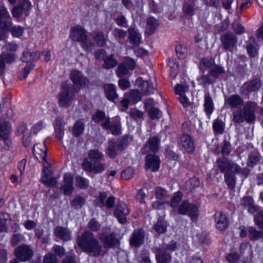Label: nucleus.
Here are the masks:
<instances>
[{
	"label": "nucleus",
	"mask_w": 263,
	"mask_h": 263,
	"mask_svg": "<svg viewBox=\"0 0 263 263\" xmlns=\"http://www.w3.org/2000/svg\"><path fill=\"white\" fill-rule=\"evenodd\" d=\"M80 42L81 43V46L85 50L91 52L93 49L94 45L90 40L87 39V36Z\"/></svg>",
	"instance_id": "55"
},
{
	"label": "nucleus",
	"mask_w": 263,
	"mask_h": 263,
	"mask_svg": "<svg viewBox=\"0 0 263 263\" xmlns=\"http://www.w3.org/2000/svg\"><path fill=\"white\" fill-rule=\"evenodd\" d=\"M55 236L63 241H68L71 239V232L67 228L61 226H57L53 232Z\"/></svg>",
	"instance_id": "21"
},
{
	"label": "nucleus",
	"mask_w": 263,
	"mask_h": 263,
	"mask_svg": "<svg viewBox=\"0 0 263 263\" xmlns=\"http://www.w3.org/2000/svg\"><path fill=\"white\" fill-rule=\"evenodd\" d=\"M11 131V127L9 123L4 121L2 118H0V139L5 144L4 148L8 150L12 145L11 140L9 139V135Z\"/></svg>",
	"instance_id": "6"
},
{
	"label": "nucleus",
	"mask_w": 263,
	"mask_h": 263,
	"mask_svg": "<svg viewBox=\"0 0 263 263\" xmlns=\"http://www.w3.org/2000/svg\"><path fill=\"white\" fill-rule=\"evenodd\" d=\"M248 236L251 240H256L259 238L263 239V231H257L254 227H250L247 228Z\"/></svg>",
	"instance_id": "39"
},
{
	"label": "nucleus",
	"mask_w": 263,
	"mask_h": 263,
	"mask_svg": "<svg viewBox=\"0 0 263 263\" xmlns=\"http://www.w3.org/2000/svg\"><path fill=\"white\" fill-rule=\"evenodd\" d=\"M18 133L23 135L22 142L23 145L27 147L31 143V138L29 130H28L27 125L25 123H22L17 129Z\"/></svg>",
	"instance_id": "25"
},
{
	"label": "nucleus",
	"mask_w": 263,
	"mask_h": 263,
	"mask_svg": "<svg viewBox=\"0 0 263 263\" xmlns=\"http://www.w3.org/2000/svg\"><path fill=\"white\" fill-rule=\"evenodd\" d=\"M64 119L63 117H58L56 118L54 125L55 136L59 140H61L64 135Z\"/></svg>",
	"instance_id": "30"
},
{
	"label": "nucleus",
	"mask_w": 263,
	"mask_h": 263,
	"mask_svg": "<svg viewBox=\"0 0 263 263\" xmlns=\"http://www.w3.org/2000/svg\"><path fill=\"white\" fill-rule=\"evenodd\" d=\"M180 141L182 147L187 153H191L194 151L195 148L194 145L189 135H183L181 137Z\"/></svg>",
	"instance_id": "32"
},
{
	"label": "nucleus",
	"mask_w": 263,
	"mask_h": 263,
	"mask_svg": "<svg viewBox=\"0 0 263 263\" xmlns=\"http://www.w3.org/2000/svg\"><path fill=\"white\" fill-rule=\"evenodd\" d=\"M159 142L160 139L156 137L149 138L148 142L145 143L142 148V153L146 154L150 152L155 153L158 150Z\"/></svg>",
	"instance_id": "14"
},
{
	"label": "nucleus",
	"mask_w": 263,
	"mask_h": 263,
	"mask_svg": "<svg viewBox=\"0 0 263 263\" xmlns=\"http://www.w3.org/2000/svg\"><path fill=\"white\" fill-rule=\"evenodd\" d=\"M88 229L92 232H97L101 228L100 223L95 218H92L88 223Z\"/></svg>",
	"instance_id": "56"
},
{
	"label": "nucleus",
	"mask_w": 263,
	"mask_h": 263,
	"mask_svg": "<svg viewBox=\"0 0 263 263\" xmlns=\"http://www.w3.org/2000/svg\"><path fill=\"white\" fill-rule=\"evenodd\" d=\"M213 127L215 133L221 134L224 131V123L221 120L217 119L213 122Z\"/></svg>",
	"instance_id": "50"
},
{
	"label": "nucleus",
	"mask_w": 263,
	"mask_h": 263,
	"mask_svg": "<svg viewBox=\"0 0 263 263\" xmlns=\"http://www.w3.org/2000/svg\"><path fill=\"white\" fill-rule=\"evenodd\" d=\"M176 52L177 56L180 59H184L187 54V50L186 47L183 45H179L176 47Z\"/></svg>",
	"instance_id": "58"
},
{
	"label": "nucleus",
	"mask_w": 263,
	"mask_h": 263,
	"mask_svg": "<svg viewBox=\"0 0 263 263\" xmlns=\"http://www.w3.org/2000/svg\"><path fill=\"white\" fill-rule=\"evenodd\" d=\"M167 223L162 218H159L154 226V230L158 234L164 233L166 231Z\"/></svg>",
	"instance_id": "44"
},
{
	"label": "nucleus",
	"mask_w": 263,
	"mask_h": 263,
	"mask_svg": "<svg viewBox=\"0 0 263 263\" xmlns=\"http://www.w3.org/2000/svg\"><path fill=\"white\" fill-rule=\"evenodd\" d=\"M260 159V154L257 151H254L249 155L247 165L249 167H253L259 162Z\"/></svg>",
	"instance_id": "42"
},
{
	"label": "nucleus",
	"mask_w": 263,
	"mask_h": 263,
	"mask_svg": "<svg viewBox=\"0 0 263 263\" xmlns=\"http://www.w3.org/2000/svg\"><path fill=\"white\" fill-rule=\"evenodd\" d=\"M16 55L13 53H9L5 52H2L0 55V76L4 73L6 67L5 63H11L13 62L16 59Z\"/></svg>",
	"instance_id": "20"
},
{
	"label": "nucleus",
	"mask_w": 263,
	"mask_h": 263,
	"mask_svg": "<svg viewBox=\"0 0 263 263\" xmlns=\"http://www.w3.org/2000/svg\"><path fill=\"white\" fill-rule=\"evenodd\" d=\"M85 202V200L84 198L78 196L71 201V204L75 209H80L83 206Z\"/></svg>",
	"instance_id": "57"
},
{
	"label": "nucleus",
	"mask_w": 263,
	"mask_h": 263,
	"mask_svg": "<svg viewBox=\"0 0 263 263\" xmlns=\"http://www.w3.org/2000/svg\"><path fill=\"white\" fill-rule=\"evenodd\" d=\"M94 40L98 45L104 46L106 44V40L104 34L101 32H97L94 34Z\"/></svg>",
	"instance_id": "53"
},
{
	"label": "nucleus",
	"mask_w": 263,
	"mask_h": 263,
	"mask_svg": "<svg viewBox=\"0 0 263 263\" xmlns=\"http://www.w3.org/2000/svg\"><path fill=\"white\" fill-rule=\"evenodd\" d=\"M104 90L106 97L110 101H114L117 98L115 86L112 84H106L104 86Z\"/></svg>",
	"instance_id": "36"
},
{
	"label": "nucleus",
	"mask_w": 263,
	"mask_h": 263,
	"mask_svg": "<svg viewBox=\"0 0 263 263\" xmlns=\"http://www.w3.org/2000/svg\"><path fill=\"white\" fill-rule=\"evenodd\" d=\"M77 242L78 246L85 252L91 254L95 257L103 256L105 251L103 246L95 235L89 231H85L82 235L78 236Z\"/></svg>",
	"instance_id": "1"
},
{
	"label": "nucleus",
	"mask_w": 263,
	"mask_h": 263,
	"mask_svg": "<svg viewBox=\"0 0 263 263\" xmlns=\"http://www.w3.org/2000/svg\"><path fill=\"white\" fill-rule=\"evenodd\" d=\"M86 36V31L81 26H76L71 29L70 37L74 41L80 42Z\"/></svg>",
	"instance_id": "23"
},
{
	"label": "nucleus",
	"mask_w": 263,
	"mask_h": 263,
	"mask_svg": "<svg viewBox=\"0 0 263 263\" xmlns=\"http://www.w3.org/2000/svg\"><path fill=\"white\" fill-rule=\"evenodd\" d=\"M159 157L155 155L148 154L145 158L146 168L151 169L153 172L157 171L160 166Z\"/></svg>",
	"instance_id": "18"
},
{
	"label": "nucleus",
	"mask_w": 263,
	"mask_h": 263,
	"mask_svg": "<svg viewBox=\"0 0 263 263\" xmlns=\"http://www.w3.org/2000/svg\"><path fill=\"white\" fill-rule=\"evenodd\" d=\"M118 146L116 141L113 140H110L108 141V145L106 148V153L110 158H115L118 154Z\"/></svg>",
	"instance_id": "35"
},
{
	"label": "nucleus",
	"mask_w": 263,
	"mask_h": 263,
	"mask_svg": "<svg viewBox=\"0 0 263 263\" xmlns=\"http://www.w3.org/2000/svg\"><path fill=\"white\" fill-rule=\"evenodd\" d=\"M108 128H104L106 130H110L114 135H119L121 133L120 120L119 117L115 118L111 122L108 123Z\"/></svg>",
	"instance_id": "31"
},
{
	"label": "nucleus",
	"mask_w": 263,
	"mask_h": 263,
	"mask_svg": "<svg viewBox=\"0 0 263 263\" xmlns=\"http://www.w3.org/2000/svg\"><path fill=\"white\" fill-rule=\"evenodd\" d=\"M130 141L131 138L129 136H123L118 145L119 150L122 151L124 149L128 146Z\"/></svg>",
	"instance_id": "61"
},
{
	"label": "nucleus",
	"mask_w": 263,
	"mask_h": 263,
	"mask_svg": "<svg viewBox=\"0 0 263 263\" xmlns=\"http://www.w3.org/2000/svg\"><path fill=\"white\" fill-rule=\"evenodd\" d=\"M41 54L39 52H30L29 51L24 52L21 60L24 62H29L35 61L40 58Z\"/></svg>",
	"instance_id": "40"
},
{
	"label": "nucleus",
	"mask_w": 263,
	"mask_h": 263,
	"mask_svg": "<svg viewBox=\"0 0 263 263\" xmlns=\"http://www.w3.org/2000/svg\"><path fill=\"white\" fill-rule=\"evenodd\" d=\"M178 213L182 215H187L192 219H196L198 216V208L187 200H184L178 209Z\"/></svg>",
	"instance_id": "5"
},
{
	"label": "nucleus",
	"mask_w": 263,
	"mask_h": 263,
	"mask_svg": "<svg viewBox=\"0 0 263 263\" xmlns=\"http://www.w3.org/2000/svg\"><path fill=\"white\" fill-rule=\"evenodd\" d=\"M129 97L131 100L136 103L141 99V93L137 90H132L129 92Z\"/></svg>",
	"instance_id": "64"
},
{
	"label": "nucleus",
	"mask_w": 263,
	"mask_h": 263,
	"mask_svg": "<svg viewBox=\"0 0 263 263\" xmlns=\"http://www.w3.org/2000/svg\"><path fill=\"white\" fill-rule=\"evenodd\" d=\"M194 7L195 4L193 2H187L183 5V10L185 14L192 15L194 14L195 10Z\"/></svg>",
	"instance_id": "51"
},
{
	"label": "nucleus",
	"mask_w": 263,
	"mask_h": 263,
	"mask_svg": "<svg viewBox=\"0 0 263 263\" xmlns=\"http://www.w3.org/2000/svg\"><path fill=\"white\" fill-rule=\"evenodd\" d=\"M70 78L74 84V90L77 91L85 87L88 82L87 78L80 71L76 70L71 71Z\"/></svg>",
	"instance_id": "8"
},
{
	"label": "nucleus",
	"mask_w": 263,
	"mask_h": 263,
	"mask_svg": "<svg viewBox=\"0 0 263 263\" xmlns=\"http://www.w3.org/2000/svg\"><path fill=\"white\" fill-rule=\"evenodd\" d=\"M135 170L132 167H129L123 171L121 174V177L124 179H129L133 177Z\"/></svg>",
	"instance_id": "59"
},
{
	"label": "nucleus",
	"mask_w": 263,
	"mask_h": 263,
	"mask_svg": "<svg viewBox=\"0 0 263 263\" xmlns=\"http://www.w3.org/2000/svg\"><path fill=\"white\" fill-rule=\"evenodd\" d=\"M63 184L61 189L65 195H70L74 190L73 177L71 174L66 173L63 178Z\"/></svg>",
	"instance_id": "17"
},
{
	"label": "nucleus",
	"mask_w": 263,
	"mask_h": 263,
	"mask_svg": "<svg viewBox=\"0 0 263 263\" xmlns=\"http://www.w3.org/2000/svg\"><path fill=\"white\" fill-rule=\"evenodd\" d=\"M233 121L236 123H241L245 120L243 112L237 110L233 112Z\"/></svg>",
	"instance_id": "49"
},
{
	"label": "nucleus",
	"mask_w": 263,
	"mask_h": 263,
	"mask_svg": "<svg viewBox=\"0 0 263 263\" xmlns=\"http://www.w3.org/2000/svg\"><path fill=\"white\" fill-rule=\"evenodd\" d=\"M147 112L149 117L152 120L159 119L162 116L161 111L157 108L152 107Z\"/></svg>",
	"instance_id": "52"
},
{
	"label": "nucleus",
	"mask_w": 263,
	"mask_h": 263,
	"mask_svg": "<svg viewBox=\"0 0 263 263\" xmlns=\"http://www.w3.org/2000/svg\"><path fill=\"white\" fill-rule=\"evenodd\" d=\"M220 40L224 50L232 51L236 47L237 37L232 33L223 34L220 36Z\"/></svg>",
	"instance_id": "7"
},
{
	"label": "nucleus",
	"mask_w": 263,
	"mask_h": 263,
	"mask_svg": "<svg viewBox=\"0 0 263 263\" xmlns=\"http://www.w3.org/2000/svg\"><path fill=\"white\" fill-rule=\"evenodd\" d=\"M176 94L178 96V99L184 107L190 105V102L186 95L189 92V86L186 85L177 84L175 87Z\"/></svg>",
	"instance_id": "11"
},
{
	"label": "nucleus",
	"mask_w": 263,
	"mask_h": 263,
	"mask_svg": "<svg viewBox=\"0 0 263 263\" xmlns=\"http://www.w3.org/2000/svg\"><path fill=\"white\" fill-rule=\"evenodd\" d=\"M261 84L259 80L254 79L246 82L242 86L243 88L247 92L255 91L261 87Z\"/></svg>",
	"instance_id": "33"
},
{
	"label": "nucleus",
	"mask_w": 263,
	"mask_h": 263,
	"mask_svg": "<svg viewBox=\"0 0 263 263\" xmlns=\"http://www.w3.org/2000/svg\"><path fill=\"white\" fill-rule=\"evenodd\" d=\"M254 221L256 226L263 229V211H259L254 216Z\"/></svg>",
	"instance_id": "62"
},
{
	"label": "nucleus",
	"mask_w": 263,
	"mask_h": 263,
	"mask_svg": "<svg viewBox=\"0 0 263 263\" xmlns=\"http://www.w3.org/2000/svg\"><path fill=\"white\" fill-rule=\"evenodd\" d=\"M215 219L217 229L222 231L225 230L228 226V220L224 214L221 212L215 213Z\"/></svg>",
	"instance_id": "28"
},
{
	"label": "nucleus",
	"mask_w": 263,
	"mask_h": 263,
	"mask_svg": "<svg viewBox=\"0 0 263 263\" xmlns=\"http://www.w3.org/2000/svg\"><path fill=\"white\" fill-rule=\"evenodd\" d=\"M117 61L115 59L114 54H111L104 60L103 67L105 69H110L115 67L118 64Z\"/></svg>",
	"instance_id": "43"
},
{
	"label": "nucleus",
	"mask_w": 263,
	"mask_h": 263,
	"mask_svg": "<svg viewBox=\"0 0 263 263\" xmlns=\"http://www.w3.org/2000/svg\"><path fill=\"white\" fill-rule=\"evenodd\" d=\"M129 210L126 203L119 202L117 203L114 214L121 223H125L127 221L126 216L129 214Z\"/></svg>",
	"instance_id": "9"
},
{
	"label": "nucleus",
	"mask_w": 263,
	"mask_h": 263,
	"mask_svg": "<svg viewBox=\"0 0 263 263\" xmlns=\"http://www.w3.org/2000/svg\"><path fill=\"white\" fill-rule=\"evenodd\" d=\"M225 72L224 68L219 65H215L213 67H212L209 70V73L212 77L217 79L220 76L223 74Z\"/></svg>",
	"instance_id": "47"
},
{
	"label": "nucleus",
	"mask_w": 263,
	"mask_h": 263,
	"mask_svg": "<svg viewBox=\"0 0 263 263\" xmlns=\"http://www.w3.org/2000/svg\"><path fill=\"white\" fill-rule=\"evenodd\" d=\"M88 181L81 176H77L76 178V185L80 189H86L88 186Z\"/></svg>",
	"instance_id": "54"
},
{
	"label": "nucleus",
	"mask_w": 263,
	"mask_h": 263,
	"mask_svg": "<svg viewBox=\"0 0 263 263\" xmlns=\"http://www.w3.org/2000/svg\"><path fill=\"white\" fill-rule=\"evenodd\" d=\"M84 129V124L80 121H77L73 126L72 134L75 137L81 135Z\"/></svg>",
	"instance_id": "48"
},
{
	"label": "nucleus",
	"mask_w": 263,
	"mask_h": 263,
	"mask_svg": "<svg viewBox=\"0 0 263 263\" xmlns=\"http://www.w3.org/2000/svg\"><path fill=\"white\" fill-rule=\"evenodd\" d=\"M240 204L251 214H254L257 211V206L254 204L253 198L250 196H246L241 199Z\"/></svg>",
	"instance_id": "27"
},
{
	"label": "nucleus",
	"mask_w": 263,
	"mask_h": 263,
	"mask_svg": "<svg viewBox=\"0 0 263 263\" xmlns=\"http://www.w3.org/2000/svg\"><path fill=\"white\" fill-rule=\"evenodd\" d=\"M246 49L251 57L254 58L257 55L258 49L255 40L253 36H250L249 40L247 41Z\"/></svg>",
	"instance_id": "29"
},
{
	"label": "nucleus",
	"mask_w": 263,
	"mask_h": 263,
	"mask_svg": "<svg viewBox=\"0 0 263 263\" xmlns=\"http://www.w3.org/2000/svg\"><path fill=\"white\" fill-rule=\"evenodd\" d=\"M156 258L157 263H170L172 260L171 255L162 249L156 253Z\"/></svg>",
	"instance_id": "34"
},
{
	"label": "nucleus",
	"mask_w": 263,
	"mask_h": 263,
	"mask_svg": "<svg viewBox=\"0 0 263 263\" xmlns=\"http://www.w3.org/2000/svg\"><path fill=\"white\" fill-rule=\"evenodd\" d=\"M257 110L256 103L248 102L243 108V112L245 117V121L248 122H252L255 119V112Z\"/></svg>",
	"instance_id": "12"
},
{
	"label": "nucleus",
	"mask_w": 263,
	"mask_h": 263,
	"mask_svg": "<svg viewBox=\"0 0 263 263\" xmlns=\"http://www.w3.org/2000/svg\"><path fill=\"white\" fill-rule=\"evenodd\" d=\"M156 198L159 200H162L167 197V193L166 190L161 187H157L155 189Z\"/></svg>",
	"instance_id": "60"
},
{
	"label": "nucleus",
	"mask_w": 263,
	"mask_h": 263,
	"mask_svg": "<svg viewBox=\"0 0 263 263\" xmlns=\"http://www.w3.org/2000/svg\"><path fill=\"white\" fill-rule=\"evenodd\" d=\"M224 180L230 190H233L234 189L236 184V179L233 174L225 173Z\"/></svg>",
	"instance_id": "46"
},
{
	"label": "nucleus",
	"mask_w": 263,
	"mask_h": 263,
	"mask_svg": "<svg viewBox=\"0 0 263 263\" xmlns=\"http://www.w3.org/2000/svg\"><path fill=\"white\" fill-rule=\"evenodd\" d=\"M104 155L98 149H90L88 153V158H85L82 164L85 171L95 174L101 173L105 170V165L101 163Z\"/></svg>",
	"instance_id": "2"
},
{
	"label": "nucleus",
	"mask_w": 263,
	"mask_h": 263,
	"mask_svg": "<svg viewBox=\"0 0 263 263\" xmlns=\"http://www.w3.org/2000/svg\"><path fill=\"white\" fill-rule=\"evenodd\" d=\"M214 60L211 57L202 58L200 61V64L208 68H212L214 66Z\"/></svg>",
	"instance_id": "63"
},
{
	"label": "nucleus",
	"mask_w": 263,
	"mask_h": 263,
	"mask_svg": "<svg viewBox=\"0 0 263 263\" xmlns=\"http://www.w3.org/2000/svg\"><path fill=\"white\" fill-rule=\"evenodd\" d=\"M199 184L200 181L199 179L196 177H193L185 182L184 188L188 192H190L196 187L199 186Z\"/></svg>",
	"instance_id": "45"
},
{
	"label": "nucleus",
	"mask_w": 263,
	"mask_h": 263,
	"mask_svg": "<svg viewBox=\"0 0 263 263\" xmlns=\"http://www.w3.org/2000/svg\"><path fill=\"white\" fill-rule=\"evenodd\" d=\"M145 236L144 232L142 229L135 230L132 234L130 239V245L131 246L139 247L143 242Z\"/></svg>",
	"instance_id": "16"
},
{
	"label": "nucleus",
	"mask_w": 263,
	"mask_h": 263,
	"mask_svg": "<svg viewBox=\"0 0 263 263\" xmlns=\"http://www.w3.org/2000/svg\"><path fill=\"white\" fill-rule=\"evenodd\" d=\"M243 104L242 99L238 95H233L225 99V105L232 108H239Z\"/></svg>",
	"instance_id": "26"
},
{
	"label": "nucleus",
	"mask_w": 263,
	"mask_h": 263,
	"mask_svg": "<svg viewBox=\"0 0 263 263\" xmlns=\"http://www.w3.org/2000/svg\"><path fill=\"white\" fill-rule=\"evenodd\" d=\"M75 99L74 88L66 82L61 85V90L58 95L59 105L61 107L67 108Z\"/></svg>",
	"instance_id": "3"
},
{
	"label": "nucleus",
	"mask_w": 263,
	"mask_h": 263,
	"mask_svg": "<svg viewBox=\"0 0 263 263\" xmlns=\"http://www.w3.org/2000/svg\"><path fill=\"white\" fill-rule=\"evenodd\" d=\"M33 254L32 250L26 245L20 246L15 250V255L16 258L22 261L30 259L33 256Z\"/></svg>",
	"instance_id": "10"
},
{
	"label": "nucleus",
	"mask_w": 263,
	"mask_h": 263,
	"mask_svg": "<svg viewBox=\"0 0 263 263\" xmlns=\"http://www.w3.org/2000/svg\"><path fill=\"white\" fill-rule=\"evenodd\" d=\"M99 239L103 244L105 249L114 248L119 246V241L116 237L114 232H111V229L109 227H104L101 232L98 233Z\"/></svg>",
	"instance_id": "4"
},
{
	"label": "nucleus",
	"mask_w": 263,
	"mask_h": 263,
	"mask_svg": "<svg viewBox=\"0 0 263 263\" xmlns=\"http://www.w3.org/2000/svg\"><path fill=\"white\" fill-rule=\"evenodd\" d=\"M136 82L145 95H149L153 93L155 88L152 83L147 81H144L141 77L138 78Z\"/></svg>",
	"instance_id": "24"
},
{
	"label": "nucleus",
	"mask_w": 263,
	"mask_h": 263,
	"mask_svg": "<svg viewBox=\"0 0 263 263\" xmlns=\"http://www.w3.org/2000/svg\"><path fill=\"white\" fill-rule=\"evenodd\" d=\"M33 152L34 156L37 160L43 161L46 163V166L49 165V163H48L46 159L47 148L44 143L34 144L33 147Z\"/></svg>",
	"instance_id": "13"
},
{
	"label": "nucleus",
	"mask_w": 263,
	"mask_h": 263,
	"mask_svg": "<svg viewBox=\"0 0 263 263\" xmlns=\"http://www.w3.org/2000/svg\"><path fill=\"white\" fill-rule=\"evenodd\" d=\"M204 106L206 114L210 116L213 111V102L209 93L205 95Z\"/></svg>",
	"instance_id": "41"
},
{
	"label": "nucleus",
	"mask_w": 263,
	"mask_h": 263,
	"mask_svg": "<svg viewBox=\"0 0 263 263\" xmlns=\"http://www.w3.org/2000/svg\"><path fill=\"white\" fill-rule=\"evenodd\" d=\"M46 167H47L46 165L44 163L43 175L41 178V181L45 185L49 187H53L57 184V179L59 177L56 178L53 177L52 172L47 169L46 170Z\"/></svg>",
	"instance_id": "15"
},
{
	"label": "nucleus",
	"mask_w": 263,
	"mask_h": 263,
	"mask_svg": "<svg viewBox=\"0 0 263 263\" xmlns=\"http://www.w3.org/2000/svg\"><path fill=\"white\" fill-rule=\"evenodd\" d=\"M92 119L95 123L101 122V125L103 129L109 127L108 123L110 122V118L101 110H97L92 115Z\"/></svg>",
	"instance_id": "19"
},
{
	"label": "nucleus",
	"mask_w": 263,
	"mask_h": 263,
	"mask_svg": "<svg viewBox=\"0 0 263 263\" xmlns=\"http://www.w3.org/2000/svg\"><path fill=\"white\" fill-rule=\"evenodd\" d=\"M217 167L221 173H228V171H233L236 164L228 160L227 158H219L216 161Z\"/></svg>",
	"instance_id": "22"
},
{
	"label": "nucleus",
	"mask_w": 263,
	"mask_h": 263,
	"mask_svg": "<svg viewBox=\"0 0 263 263\" xmlns=\"http://www.w3.org/2000/svg\"><path fill=\"white\" fill-rule=\"evenodd\" d=\"M159 25L157 20L154 17H149L147 21L146 32L149 35H152L155 31Z\"/></svg>",
	"instance_id": "38"
},
{
	"label": "nucleus",
	"mask_w": 263,
	"mask_h": 263,
	"mask_svg": "<svg viewBox=\"0 0 263 263\" xmlns=\"http://www.w3.org/2000/svg\"><path fill=\"white\" fill-rule=\"evenodd\" d=\"M128 33L130 42L135 46L139 45L141 41L140 35L133 28L128 29Z\"/></svg>",
	"instance_id": "37"
}]
</instances>
